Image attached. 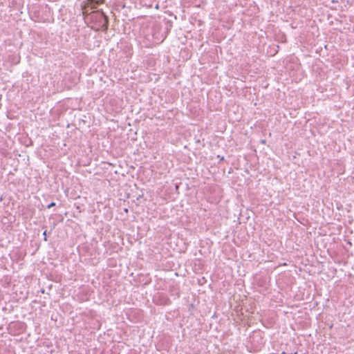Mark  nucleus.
I'll return each instance as SVG.
<instances>
[{"label": "nucleus", "instance_id": "1", "mask_svg": "<svg viewBox=\"0 0 354 354\" xmlns=\"http://www.w3.org/2000/svg\"><path fill=\"white\" fill-rule=\"evenodd\" d=\"M55 203H51L50 204H49V205H48V208H50V207H52L55 206Z\"/></svg>", "mask_w": 354, "mask_h": 354}]
</instances>
